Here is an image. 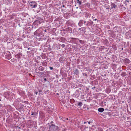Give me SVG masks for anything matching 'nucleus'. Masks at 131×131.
<instances>
[{
	"label": "nucleus",
	"instance_id": "nucleus-1",
	"mask_svg": "<svg viewBox=\"0 0 131 131\" xmlns=\"http://www.w3.org/2000/svg\"><path fill=\"white\" fill-rule=\"evenodd\" d=\"M4 54H5V58L6 59L9 60L12 57L11 54L10 52L9 51H7L5 53H4L3 54V56H4Z\"/></svg>",
	"mask_w": 131,
	"mask_h": 131
},
{
	"label": "nucleus",
	"instance_id": "nucleus-2",
	"mask_svg": "<svg viewBox=\"0 0 131 131\" xmlns=\"http://www.w3.org/2000/svg\"><path fill=\"white\" fill-rule=\"evenodd\" d=\"M29 6L31 8H36L38 5L37 3L35 1L30 2L29 3Z\"/></svg>",
	"mask_w": 131,
	"mask_h": 131
},
{
	"label": "nucleus",
	"instance_id": "nucleus-3",
	"mask_svg": "<svg viewBox=\"0 0 131 131\" xmlns=\"http://www.w3.org/2000/svg\"><path fill=\"white\" fill-rule=\"evenodd\" d=\"M57 126L52 124L50 125L49 130L50 131H55L57 129Z\"/></svg>",
	"mask_w": 131,
	"mask_h": 131
},
{
	"label": "nucleus",
	"instance_id": "nucleus-4",
	"mask_svg": "<svg viewBox=\"0 0 131 131\" xmlns=\"http://www.w3.org/2000/svg\"><path fill=\"white\" fill-rule=\"evenodd\" d=\"M44 22V20L41 18H39L38 19L34 22V24L38 25V24H41V23H43Z\"/></svg>",
	"mask_w": 131,
	"mask_h": 131
},
{
	"label": "nucleus",
	"instance_id": "nucleus-5",
	"mask_svg": "<svg viewBox=\"0 0 131 131\" xmlns=\"http://www.w3.org/2000/svg\"><path fill=\"white\" fill-rule=\"evenodd\" d=\"M79 30H80V33L82 34L85 33L86 31V28L84 27L79 28Z\"/></svg>",
	"mask_w": 131,
	"mask_h": 131
},
{
	"label": "nucleus",
	"instance_id": "nucleus-6",
	"mask_svg": "<svg viewBox=\"0 0 131 131\" xmlns=\"http://www.w3.org/2000/svg\"><path fill=\"white\" fill-rule=\"evenodd\" d=\"M86 23V21H84L83 20H80L79 21L78 24V25L80 26L81 27V26L83 25V24H84L85 25V24Z\"/></svg>",
	"mask_w": 131,
	"mask_h": 131
},
{
	"label": "nucleus",
	"instance_id": "nucleus-7",
	"mask_svg": "<svg viewBox=\"0 0 131 131\" xmlns=\"http://www.w3.org/2000/svg\"><path fill=\"white\" fill-rule=\"evenodd\" d=\"M63 31H66L67 33H72V29L70 27H68L65 29H63Z\"/></svg>",
	"mask_w": 131,
	"mask_h": 131
},
{
	"label": "nucleus",
	"instance_id": "nucleus-8",
	"mask_svg": "<svg viewBox=\"0 0 131 131\" xmlns=\"http://www.w3.org/2000/svg\"><path fill=\"white\" fill-rule=\"evenodd\" d=\"M93 22L92 21L91 22H89L88 21H86V23L85 24V26H86L88 27L89 26L92 25L93 24Z\"/></svg>",
	"mask_w": 131,
	"mask_h": 131
},
{
	"label": "nucleus",
	"instance_id": "nucleus-9",
	"mask_svg": "<svg viewBox=\"0 0 131 131\" xmlns=\"http://www.w3.org/2000/svg\"><path fill=\"white\" fill-rule=\"evenodd\" d=\"M71 38V39H73V40H74V41H76V40H79V41L80 42V43H81L82 44H83L84 43V41H82V40H79L78 38Z\"/></svg>",
	"mask_w": 131,
	"mask_h": 131
},
{
	"label": "nucleus",
	"instance_id": "nucleus-10",
	"mask_svg": "<svg viewBox=\"0 0 131 131\" xmlns=\"http://www.w3.org/2000/svg\"><path fill=\"white\" fill-rule=\"evenodd\" d=\"M10 94V92H6L5 93L4 96L6 98H7L9 97Z\"/></svg>",
	"mask_w": 131,
	"mask_h": 131
},
{
	"label": "nucleus",
	"instance_id": "nucleus-11",
	"mask_svg": "<svg viewBox=\"0 0 131 131\" xmlns=\"http://www.w3.org/2000/svg\"><path fill=\"white\" fill-rule=\"evenodd\" d=\"M65 58L64 57H61L59 59V61L60 62L62 63L65 60Z\"/></svg>",
	"mask_w": 131,
	"mask_h": 131
},
{
	"label": "nucleus",
	"instance_id": "nucleus-12",
	"mask_svg": "<svg viewBox=\"0 0 131 131\" xmlns=\"http://www.w3.org/2000/svg\"><path fill=\"white\" fill-rule=\"evenodd\" d=\"M59 39V41L62 42H65L66 40V39L63 37H61Z\"/></svg>",
	"mask_w": 131,
	"mask_h": 131
},
{
	"label": "nucleus",
	"instance_id": "nucleus-13",
	"mask_svg": "<svg viewBox=\"0 0 131 131\" xmlns=\"http://www.w3.org/2000/svg\"><path fill=\"white\" fill-rule=\"evenodd\" d=\"M111 9H112L113 8H116L117 7V5L113 3H112L111 4Z\"/></svg>",
	"mask_w": 131,
	"mask_h": 131
},
{
	"label": "nucleus",
	"instance_id": "nucleus-14",
	"mask_svg": "<svg viewBox=\"0 0 131 131\" xmlns=\"http://www.w3.org/2000/svg\"><path fill=\"white\" fill-rule=\"evenodd\" d=\"M124 62L126 63H129L130 62V61L127 58H125L124 59Z\"/></svg>",
	"mask_w": 131,
	"mask_h": 131
},
{
	"label": "nucleus",
	"instance_id": "nucleus-15",
	"mask_svg": "<svg viewBox=\"0 0 131 131\" xmlns=\"http://www.w3.org/2000/svg\"><path fill=\"white\" fill-rule=\"evenodd\" d=\"M37 73H38L39 74L38 75L40 77H41L43 76L44 75V73L43 72H41L39 71L37 72Z\"/></svg>",
	"mask_w": 131,
	"mask_h": 131
},
{
	"label": "nucleus",
	"instance_id": "nucleus-16",
	"mask_svg": "<svg viewBox=\"0 0 131 131\" xmlns=\"http://www.w3.org/2000/svg\"><path fill=\"white\" fill-rule=\"evenodd\" d=\"M79 73V71L77 69L75 70L74 74L75 75H77Z\"/></svg>",
	"mask_w": 131,
	"mask_h": 131
},
{
	"label": "nucleus",
	"instance_id": "nucleus-17",
	"mask_svg": "<svg viewBox=\"0 0 131 131\" xmlns=\"http://www.w3.org/2000/svg\"><path fill=\"white\" fill-rule=\"evenodd\" d=\"M104 110V109L102 108H99L98 109V111L101 113L103 112Z\"/></svg>",
	"mask_w": 131,
	"mask_h": 131
},
{
	"label": "nucleus",
	"instance_id": "nucleus-18",
	"mask_svg": "<svg viewBox=\"0 0 131 131\" xmlns=\"http://www.w3.org/2000/svg\"><path fill=\"white\" fill-rule=\"evenodd\" d=\"M38 69L39 71H42L44 70V68L42 66H40L39 67Z\"/></svg>",
	"mask_w": 131,
	"mask_h": 131
},
{
	"label": "nucleus",
	"instance_id": "nucleus-19",
	"mask_svg": "<svg viewBox=\"0 0 131 131\" xmlns=\"http://www.w3.org/2000/svg\"><path fill=\"white\" fill-rule=\"evenodd\" d=\"M42 65L45 67L47 66V63L45 61H43L42 63Z\"/></svg>",
	"mask_w": 131,
	"mask_h": 131
},
{
	"label": "nucleus",
	"instance_id": "nucleus-20",
	"mask_svg": "<svg viewBox=\"0 0 131 131\" xmlns=\"http://www.w3.org/2000/svg\"><path fill=\"white\" fill-rule=\"evenodd\" d=\"M5 48L1 46L0 48V53H1L2 51H4Z\"/></svg>",
	"mask_w": 131,
	"mask_h": 131
},
{
	"label": "nucleus",
	"instance_id": "nucleus-21",
	"mask_svg": "<svg viewBox=\"0 0 131 131\" xmlns=\"http://www.w3.org/2000/svg\"><path fill=\"white\" fill-rule=\"evenodd\" d=\"M83 105L82 103L81 102H78L77 103V105L80 106H81Z\"/></svg>",
	"mask_w": 131,
	"mask_h": 131
},
{
	"label": "nucleus",
	"instance_id": "nucleus-22",
	"mask_svg": "<svg viewBox=\"0 0 131 131\" xmlns=\"http://www.w3.org/2000/svg\"><path fill=\"white\" fill-rule=\"evenodd\" d=\"M105 91L106 93H108L110 92L111 90L109 89H106Z\"/></svg>",
	"mask_w": 131,
	"mask_h": 131
},
{
	"label": "nucleus",
	"instance_id": "nucleus-23",
	"mask_svg": "<svg viewBox=\"0 0 131 131\" xmlns=\"http://www.w3.org/2000/svg\"><path fill=\"white\" fill-rule=\"evenodd\" d=\"M77 3L78 4L79 6L80 5L82 4L81 1H80L79 0H77Z\"/></svg>",
	"mask_w": 131,
	"mask_h": 131
},
{
	"label": "nucleus",
	"instance_id": "nucleus-24",
	"mask_svg": "<svg viewBox=\"0 0 131 131\" xmlns=\"http://www.w3.org/2000/svg\"><path fill=\"white\" fill-rule=\"evenodd\" d=\"M70 101L71 103H74L75 101L73 99H72L70 100Z\"/></svg>",
	"mask_w": 131,
	"mask_h": 131
},
{
	"label": "nucleus",
	"instance_id": "nucleus-25",
	"mask_svg": "<svg viewBox=\"0 0 131 131\" xmlns=\"http://www.w3.org/2000/svg\"><path fill=\"white\" fill-rule=\"evenodd\" d=\"M104 7L105 8H106V9H109L110 8V6L109 5H108L107 7V6H106V5H105Z\"/></svg>",
	"mask_w": 131,
	"mask_h": 131
},
{
	"label": "nucleus",
	"instance_id": "nucleus-26",
	"mask_svg": "<svg viewBox=\"0 0 131 131\" xmlns=\"http://www.w3.org/2000/svg\"><path fill=\"white\" fill-rule=\"evenodd\" d=\"M64 119L65 120L66 119L67 120H68V122H71L70 119H69L68 118H67L66 119Z\"/></svg>",
	"mask_w": 131,
	"mask_h": 131
},
{
	"label": "nucleus",
	"instance_id": "nucleus-27",
	"mask_svg": "<svg viewBox=\"0 0 131 131\" xmlns=\"http://www.w3.org/2000/svg\"><path fill=\"white\" fill-rule=\"evenodd\" d=\"M37 114V113L32 112L31 113V115H35Z\"/></svg>",
	"mask_w": 131,
	"mask_h": 131
},
{
	"label": "nucleus",
	"instance_id": "nucleus-28",
	"mask_svg": "<svg viewBox=\"0 0 131 131\" xmlns=\"http://www.w3.org/2000/svg\"><path fill=\"white\" fill-rule=\"evenodd\" d=\"M11 60L12 61L15 62L16 61V59H15L13 58V59H12Z\"/></svg>",
	"mask_w": 131,
	"mask_h": 131
},
{
	"label": "nucleus",
	"instance_id": "nucleus-29",
	"mask_svg": "<svg viewBox=\"0 0 131 131\" xmlns=\"http://www.w3.org/2000/svg\"><path fill=\"white\" fill-rule=\"evenodd\" d=\"M65 45L64 44H63L61 45V47L62 48H64L65 47Z\"/></svg>",
	"mask_w": 131,
	"mask_h": 131
},
{
	"label": "nucleus",
	"instance_id": "nucleus-30",
	"mask_svg": "<svg viewBox=\"0 0 131 131\" xmlns=\"http://www.w3.org/2000/svg\"><path fill=\"white\" fill-rule=\"evenodd\" d=\"M83 125H82L80 126L79 127L80 128V129H83Z\"/></svg>",
	"mask_w": 131,
	"mask_h": 131
},
{
	"label": "nucleus",
	"instance_id": "nucleus-31",
	"mask_svg": "<svg viewBox=\"0 0 131 131\" xmlns=\"http://www.w3.org/2000/svg\"><path fill=\"white\" fill-rule=\"evenodd\" d=\"M92 18L95 21V20H97V19H95V18H94V17H93V16H92Z\"/></svg>",
	"mask_w": 131,
	"mask_h": 131
},
{
	"label": "nucleus",
	"instance_id": "nucleus-32",
	"mask_svg": "<svg viewBox=\"0 0 131 131\" xmlns=\"http://www.w3.org/2000/svg\"><path fill=\"white\" fill-rule=\"evenodd\" d=\"M49 68L51 70H52L53 69V67H49Z\"/></svg>",
	"mask_w": 131,
	"mask_h": 131
},
{
	"label": "nucleus",
	"instance_id": "nucleus-33",
	"mask_svg": "<svg viewBox=\"0 0 131 131\" xmlns=\"http://www.w3.org/2000/svg\"><path fill=\"white\" fill-rule=\"evenodd\" d=\"M44 80L45 81H47V80L46 78H45L44 79Z\"/></svg>",
	"mask_w": 131,
	"mask_h": 131
},
{
	"label": "nucleus",
	"instance_id": "nucleus-34",
	"mask_svg": "<svg viewBox=\"0 0 131 131\" xmlns=\"http://www.w3.org/2000/svg\"><path fill=\"white\" fill-rule=\"evenodd\" d=\"M38 91L39 93H40L42 91L41 90H40Z\"/></svg>",
	"mask_w": 131,
	"mask_h": 131
},
{
	"label": "nucleus",
	"instance_id": "nucleus-35",
	"mask_svg": "<svg viewBox=\"0 0 131 131\" xmlns=\"http://www.w3.org/2000/svg\"><path fill=\"white\" fill-rule=\"evenodd\" d=\"M35 93V94L36 95H37V94H38V92H34Z\"/></svg>",
	"mask_w": 131,
	"mask_h": 131
},
{
	"label": "nucleus",
	"instance_id": "nucleus-36",
	"mask_svg": "<svg viewBox=\"0 0 131 131\" xmlns=\"http://www.w3.org/2000/svg\"><path fill=\"white\" fill-rule=\"evenodd\" d=\"M107 3H106L105 4V5H106V6H107V7H108V5H107Z\"/></svg>",
	"mask_w": 131,
	"mask_h": 131
},
{
	"label": "nucleus",
	"instance_id": "nucleus-37",
	"mask_svg": "<svg viewBox=\"0 0 131 131\" xmlns=\"http://www.w3.org/2000/svg\"><path fill=\"white\" fill-rule=\"evenodd\" d=\"M19 54H18L16 56V57H18V56H19Z\"/></svg>",
	"mask_w": 131,
	"mask_h": 131
},
{
	"label": "nucleus",
	"instance_id": "nucleus-38",
	"mask_svg": "<svg viewBox=\"0 0 131 131\" xmlns=\"http://www.w3.org/2000/svg\"><path fill=\"white\" fill-rule=\"evenodd\" d=\"M66 33L67 32L66 31H64V32H63V33H64V34H66Z\"/></svg>",
	"mask_w": 131,
	"mask_h": 131
},
{
	"label": "nucleus",
	"instance_id": "nucleus-39",
	"mask_svg": "<svg viewBox=\"0 0 131 131\" xmlns=\"http://www.w3.org/2000/svg\"><path fill=\"white\" fill-rule=\"evenodd\" d=\"M76 95V96H77V97H79V95H78V94H77V95Z\"/></svg>",
	"mask_w": 131,
	"mask_h": 131
},
{
	"label": "nucleus",
	"instance_id": "nucleus-40",
	"mask_svg": "<svg viewBox=\"0 0 131 131\" xmlns=\"http://www.w3.org/2000/svg\"><path fill=\"white\" fill-rule=\"evenodd\" d=\"M69 23H70V21H67V23H68V24H69Z\"/></svg>",
	"mask_w": 131,
	"mask_h": 131
},
{
	"label": "nucleus",
	"instance_id": "nucleus-41",
	"mask_svg": "<svg viewBox=\"0 0 131 131\" xmlns=\"http://www.w3.org/2000/svg\"><path fill=\"white\" fill-rule=\"evenodd\" d=\"M62 7H65V6L64 5H62Z\"/></svg>",
	"mask_w": 131,
	"mask_h": 131
},
{
	"label": "nucleus",
	"instance_id": "nucleus-42",
	"mask_svg": "<svg viewBox=\"0 0 131 131\" xmlns=\"http://www.w3.org/2000/svg\"><path fill=\"white\" fill-rule=\"evenodd\" d=\"M86 123V122H84V124H85Z\"/></svg>",
	"mask_w": 131,
	"mask_h": 131
},
{
	"label": "nucleus",
	"instance_id": "nucleus-43",
	"mask_svg": "<svg viewBox=\"0 0 131 131\" xmlns=\"http://www.w3.org/2000/svg\"><path fill=\"white\" fill-rule=\"evenodd\" d=\"M44 31H45V32H46V29Z\"/></svg>",
	"mask_w": 131,
	"mask_h": 131
},
{
	"label": "nucleus",
	"instance_id": "nucleus-44",
	"mask_svg": "<svg viewBox=\"0 0 131 131\" xmlns=\"http://www.w3.org/2000/svg\"><path fill=\"white\" fill-rule=\"evenodd\" d=\"M62 121H64V122H66V121H65V120L63 119Z\"/></svg>",
	"mask_w": 131,
	"mask_h": 131
},
{
	"label": "nucleus",
	"instance_id": "nucleus-45",
	"mask_svg": "<svg viewBox=\"0 0 131 131\" xmlns=\"http://www.w3.org/2000/svg\"><path fill=\"white\" fill-rule=\"evenodd\" d=\"M90 122H88V123L89 124H90Z\"/></svg>",
	"mask_w": 131,
	"mask_h": 131
},
{
	"label": "nucleus",
	"instance_id": "nucleus-46",
	"mask_svg": "<svg viewBox=\"0 0 131 131\" xmlns=\"http://www.w3.org/2000/svg\"><path fill=\"white\" fill-rule=\"evenodd\" d=\"M87 74H85V76H87Z\"/></svg>",
	"mask_w": 131,
	"mask_h": 131
},
{
	"label": "nucleus",
	"instance_id": "nucleus-47",
	"mask_svg": "<svg viewBox=\"0 0 131 131\" xmlns=\"http://www.w3.org/2000/svg\"><path fill=\"white\" fill-rule=\"evenodd\" d=\"M42 59H45V58H43V57H42Z\"/></svg>",
	"mask_w": 131,
	"mask_h": 131
},
{
	"label": "nucleus",
	"instance_id": "nucleus-48",
	"mask_svg": "<svg viewBox=\"0 0 131 131\" xmlns=\"http://www.w3.org/2000/svg\"><path fill=\"white\" fill-rule=\"evenodd\" d=\"M57 94L58 95L59 94H58V93H57Z\"/></svg>",
	"mask_w": 131,
	"mask_h": 131
},
{
	"label": "nucleus",
	"instance_id": "nucleus-49",
	"mask_svg": "<svg viewBox=\"0 0 131 131\" xmlns=\"http://www.w3.org/2000/svg\"><path fill=\"white\" fill-rule=\"evenodd\" d=\"M94 88H95V86L94 87Z\"/></svg>",
	"mask_w": 131,
	"mask_h": 131
},
{
	"label": "nucleus",
	"instance_id": "nucleus-50",
	"mask_svg": "<svg viewBox=\"0 0 131 131\" xmlns=\"http://www.w3.org/2000/svg\"><path fill=\"white\" fill-rule=\"evenodd\" d=\"M63 131H65V130H63Z\"/></svg>",
	"mask_w": 131,
	"mask_h": 131
},
{
	"label": "nucleus",
	"instance_id": "nucleus-51",
	"mask_svg": "<svg viewBox=\"0 0 131 131\" xmlns=\"http://www.w3.org/2000/svg\"><path fill=\"white\" fill-rule=\"evenodd\" d=\"M18 128H19V129H20V127H19Z\"/></svg>",
	"mask_w": 131,
	"mask_h": 131
},
{
	"label": "nucleus",
	"instance_id": "nucleus-52",
	"mask_svg": "<svg viewBox=\"0 0 131 131\" xmlns=\"http://www.w3.org/2000/svg\"><path fill=\"white\" fill-rule=\"evenodd\" d=\"M28 50H29V48H28Z\"/></svg>",
	"mask_w": 131,
	"mask_h": 131
}]
</instances>
